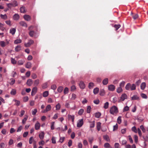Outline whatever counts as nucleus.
I'll list each match as a JSON object with an SVG mask.
<instances>
[{"label":"nucleus","instance_id":"obj_1","mask_svg":"<svg viewBox=\"0 0 148 148\" xmlns=\"http://www.w3.org/2000/svg\"><path fill=\"white\" fill-rule=\"evenodd\" d=\"M118 108L115 106H112L110 109V113L113 115H116L118 112Z\"/></svg>","mask_w":148,"mask_h":148},{"label":"nucleus","instance_id":"obj_2","mask_svg":"<svg viewBox=\"0 0 148 148\" xmlns=\"http://www.w3.org/2000/svg\"><path fill=\"white\" fill-rule=\"evenodd\" d=\"M136 86L134 84L131 85L130 83H128L125 86V89L126 90H133L136 89Z\"/></svg>","mask_w":148,"mask_h":148},{"label":"nucleus","instance_id":"obj_3","mask_svg":"<svg viewBox=\"0 0 148 148\" xmlns=\"http://www.w3.org/2000/svg\"><path fill=\"white\" fill-rule=\"evenodd\" d=\"M127 99V95L125 93L123 94L120 99L118 100L119 102H120L122 101H123L125 99Z\"/></svg>","mask_w":148,"mask_h":148},{"label":"nucleus","instance_id":"obj_4","mask_svg":"<svg viewBox=\"0 0 148 148\" xmlns=\"http://www.w3.org/2000/svg\"><path fill=\"white\" fill-rule=\"evenodd\" d=\"M84 121L83 119H79L78 120L77 123V127H81L83 125Z\"/></svg>","mask_w":148,"mask_h":148},{"label":"nucleus","instance_id":"obj_5","mask_svg":"<svg viewBox=\"0 0 148 148\" xmlns=\"http://www.w3.org/2000/svg\"><path fill=\"white\" fill-rule=\"evenodd\" d=\"M34 43V41L32 40H29L28 42L25 44V46L26 47H28L30 46L32 44Z\"/></svg>","mask_w":148,"mask_h":148},{"label":"nucleus","instance_id":"obj_6","mask_svg":"<svg viewBox=\"0 0 148 148\" xmlns=\"http://www.w3.org/2000/svg\"><path fill=\"white\" fill-rule=\"evenodd\" d=\"M37 88L36 87H34L32 90L31 95L32 96L34 95L37 92Z\"/></svg>","mask_w":148,"mask_h":148},{"label":"nucleus","instance_id":"obj_7","mask_svg":"<svg viewBox=\"0 0 148 148\" xmlns=\"http://www.w3.org/2000/svg\"><path fill=\"white\" fill-rule=\"evenodd\" d=\"M25 20L27 21H29L31 19V17L29 15L25 14L23 16Z\"/></svg>","mask_w":148,"mask_h":148},{"label":"nucleus","instance_id":"obj_8","mask_svg":"<svg viewBox=\"0 0 148 148\" xmlns=\"http://www.w3.org/2000/svg\"><path fill=\"white\" fill-rule=\"evenodd\" d=\"M79 86L82 89H84L85 88V85L83 81H80L79 83Z\"/></svg>","mask_w":148,"mask_h":148},{"label":"nucleus","instance_id":"obj_9","mask_svg":"<svg viewBox=\"0 0 148 148\" xmlns=\"http://www.w3.org/2000/svg\"><path fill=\"white\" fill-rule=\"evenodd\" d=\"M115 89V86L113 85H110L108 86V89L110 91H113Z\"/></svg>","mask_w":148,"mask_h":148},{"label":"nucleus","instance_id":"obj_10","mask_svg":"<svg viewBox=\"0 0 148 148\" xmlns=\"http://www.w3.org/2000/svg\"><path fill=\"white\" fill-rule=\"evenodd\" d=\"M20 26L23 27H27V23L23 21H21L19 23Z\"/></svg>","mask_w":148,"mask_h":148},{"label":"nucleus","instance_id":"obj_11","mask_svg":"<svg viewBox=\"0 0 148 148\" xmlns=\"http://www.w3.org/2000/svg\"><path fill=\"white\" fill-rule=\"evenodd\" d=\"M69 120L71 119L73 122H74L75 116L74 115H71L70 114H68L67 116Z\"/></svg>","mask_w":148,"mask_h":148},{"label":"nucleus","instance_id":"obj_12","mask_svg":"<svg viewBox=\"0 0 148 148\" xmlns=\"http://www.w3.org/2000/svg\"><path fill=\"white\" fill-rule=\"evenodd\" d=\"M16 31V29L14 28H12L10 30V33L12 34V35H13L14 34Z\"/></svg>","mask_w":148,"mask_h":148},{"label":"nucleus","instance_id":"obj_13","mask_svg":"<svg viewBox=\"0 0 148 148\" xmlns=\"http://www.w3.org/2000/svg\"><path fill=\"white\" fill-rule=\"evenodd\" d=\"M40 124L37 121L35 125V129L36 130H38L39 129L40 127Z\"/></svg>","mask_w":148,"mask_h":148},{"label":"nucleus","instance_id":"obj_14","mask_svg":"<svg viewBox=\"0 0 148 148\" xmlns=\"http://www.w3.org/2000/svg\"><path fill=\"white\" fill-rule=\"evenodd\" d=\"M108 78L104 79L102 81V83L103 85H106L108 83Z\"/></svg>","mask_w":148,"mask_h":148},{"label":"nucleus","instance_id":"obj_15","mask_svg":"<svg viewBox=\"0 0 148 148\" xmlns=\"http://www.w3.org/2000/svg\"><path fill=\"white\" fill-rule=\"evenodd\" d=\"M13 18L14 20L17 21L19 18V16L18 14H15L14 15Z\"/></svg>","mask_w":148,"mask_h":148},{"label":"nucleus","instance_id":"obj_16","mask_svg":"<svg viewBox=\"0 0 148 148\" xmlns=\"http://www.w3.org/2000/svg\"><path fill=\"white\" fill-rule=\"evenodd\" d=\"M101 123L100 122H97V128L98 131H99L101 129Z\"/></svg>","mask_w":148,"mask_h":148},{"label":"nucleus","instance_id":"obj_17","mask_svg":"<svg viewBox=\"0 0 148 148\" xmlns=\"http://www.w3.org/2000/svg\"><path fill=\"white\" fill-rule=\"evenodd\" d=\"M132 100H139V97L136 95H134L131 98Z\"/></svg>","mask_w":148,"mask_h":148},{"label":"nucleus","instance_id":"obj_18","mask_svg":"<svg viewBox=\"0 0 148 148\" xmlns=\"http://www.w3.org/2000/svg\"><path fill=\"white\" fill-rule=\"evenodd\" d=\"M45 135L44 133L43 132H42L39 134V137L41 140H42L44 137Z\"/></svg>","mask_w":148,"mask_h":148},{"label":"nucleus","instance_id":"obj_19","mask_svg":"<svg viewBox=\"0 0 148 148\" xmlns=\"http://www.w3.org/2000/svg\"><path fill=\"white\" fill-rule=\"evenodd\" d=\"M33 82L32 79H29L27 82V84L28 86H31Z\"/></svg>","mask_w":148,"mask_h":148},{"label":"nucleus","instance_id":"obj_20","mask_svg":"<svg viewBox=\"0 0 148 148\" xmlns=\"http://www.w3.org/2000/svg\"><path fill=\"white\" fill-rule=\"evenodd\" d=\"M36 33L33 30H30L29 32V34L31 37H33L35 34Z\"/></svg>","mask_w":148,"mask_h":148},{"label":"nucleus","instance_id":"obj_21","mask_svg":"<svg viewBox=\"0 0 148 148\" xmlns=\"http://www.w3.org/2000/svg\"><path fill=\"white\" fill-rule=\"evenodd\" d=\"M99 91V89L98 88L96 87L95 88L93 91V93L94 94L96 95L97 94Z\"/></svg>","mask_w":148,"mask_h":148},{"label":"nucleus","instance_id":"obj_22","mask_svg":"<svg viewBox=\"0 0 148 148\" xmlns=\"http://www.w3.org/2000/svg\"><path fill=\"white\" fill-rule=\"evenodd\" d=\"M13 101H14L15 102V105L18 106L20 105V102L19 101L14 99L13 100Z\"/></svg>","mask_w":148,"mask_h":148},{"label":"nucleus","instance_id":"obj_23","mask_svg":"<svg viewBox=\"0 0 148 148\" xmlns=\"http://www.w3.org/2000/svg\"><path fill=\"white\" fill-rule=\"evenodd\" d=\"M94 86V84L93 82H90L89 84L88 87L90 89L92 88Z\"/></svg>","mask_w":148,"mask_h":148},{"label":"nucleus","instance_id":"obj_24","mask_svg":"<svg viewBox=\"0 0 148 148\" xmlns=\"http://www.w3.org/2000/svg\"><path fill=\"white\" fill-rule=\"evenodd\" d=\"M146 84L145 82L142 83L140 85L141 89L142 90H144L146 87Z\"/></svg>","mask_w":148,"mask_h":148},{"label":"nucleus","instance_id":"obj_25","mask_svg":"<svg viewBox=\"0 0 148 148\" xmlns=\"http://www.w3.org/2000/svg\"><path fill=\"white\" fill-rule=\"evenodd\" d=\"M21 47L20 45L17 46L15 48V51L18 52L21 50Z\"/></svg>","mask_w":148,"mask_h":148},{"label":"nucleus","instance_id":"obj_26","mask_svg":"<svg viewBox=\"0 0 148 148\" xmlns=\"http://www.w3.org/2000/svg\"><path fill=\"white\" fill-rule=\"evenodd\" d=\"M105 94V91L103 89H101L100 91V95L101 96H103Z\"/></svg>","mask_w":148,"mask_h":148},{"label":"nucleus","instance_id":"obj_27","mask_svg":"<svg viewBox=\"0 0 148 148\" xmlns=\"http://www.w3.org/2000/svg\"><path fill=\"white\" fill-rule=\"evenodd\" d=\"M51 106L50 105H48L46 107V111L47 112L50 111L51 109Z\"/></svg>","mask_w":148,"mask_h":148},{"label":"nucleus","instance_id":"obj_28","mask_svg":"<svg viewBox=\"0 0 148 148\" xmlns=\"http://www.w3.org/2000/svg\"><path fill=\"white\" fill-rule=\"evenodd\" d=\"M20 10L21 13H24L26 12L25 8L24 7H22L20 9Z\"/></svg>","mask_w":148,"mask_h":148},{"label":"nucleus","instance_id":"obj_29","mask_svg":"<svg viewBox=\"0 0 148 148\" xmlns=\"http://www.w3.org/2000/svg\"><path fill=\"white\" fill-rule=\"evenodd\" d=\"M101 114L99 112L96 113L95 114V116L97 118H99L101 116Z\"/></svg>","mask_w":148,"mask_h":148},{"label":"nucleus","instance_id":"obj_30","mask_svg":"<svg viewBox=\"0 0 148 148\" xmlns=\"http://www.w3.org/2000/svg\"><path fill=\"white\" fill-rule=\"evenodd\" d=\"M0 45L2 47H5V43L4 41H0Z\"/></svg>","mask_w":148,"mask_h":148},{"label":"nucleus","instance_id":"obj_31","mask_svg":"<svg viewBox=\"0 0 148 148\" xmlns=\"http://www.w3.org/2000/svg\"><path fill=\"white\" fill-rule=\"evenodd\" d=\"M22 42V40L20 39H17L15 40L14 41V43L15 44H18Z\"/></svg>","mask_w":148,"mask_h":148},{"label":"nucleus","instance_id":"obj_32","mask_svg":"<svg viewBox=\"0 0 148 148\" xmlns=\"http://www.w3.org/2000/svg\"><path fill=\"white\" fill-rule=\"evenodd\" d=\"M32 66V64L30 62H27V63L26 65V67L27 68H30Z\"/></svg>","mask_w":148,"mask_h":148},{"label":"nucleus","instance_id":"obj_33","mask_svg":"<svg viewBox=\"0 0 148 148\" xmlns=\"http://www.w3.org/2000/svg\"><path fill=\"white\" fill-rule=\"evenodd\" d=\"M103 138L104 139L106 140L107 141H110V139L109 136L107 135H105L103 136Z\"/></svg>","mask_w":148,"mask_h":148},{"label":"nucleus","instance_id":"obj_34","mask_svg":"<svg viewBox=\"0 0 148 148\" xmlns=\"http://www.w3.org/2000/svg\"><path fill=\"white\" fill-rule=\"evenodd\" d=\"M61 106L60 104L59 103H58L56 106V110H59L61 108Z\"/></svg>","mask_w":148,"mask_h":148},{"label":"nucleus","instance_id":"obj_35","mask_svg":"<svg viewBox=\"0 0 148 148\" xmlns=\"http://www.w3.org/2000/svg\"><path fill=\"white\" fill-rule=\"evenodd\" d=\"M140 128L141 129V130H142L143 133H145L146 132V129L143 125H142L140 126Z\"/></svg>","mask_w":148,"mask_h":148},{"label":"nucleus","instance_id":"obj_36","mask_svg":"<svg viewBox=\"0 0 148 148\" xmlns=\"http://www.w3.org/2000/svg\"><path fill=\"white\" fill-rule=\"evenodd\" d=\"M49 95V92L48 91L44 92L43 94V96L44 97H47Z\"/></svg>","mask_w":148,"mask_h":148},{"label":"nucleus","instance_id":"obj_37","mask_svg":"<svg viewBox=\"0 0 148 148\" xmlns=\"http://www.w3.org/2000/svg\"><path fill=\"white\" fill-rule=\"evenodd\" d=\"M16 93V90L15 89H12L10 92V94L12 95H14Z\"/></svg>","mask_w":148,"mask_h":148},{"label":"nucleus","instance_id":"obj_38","mask_svg":"<svg viewBox=\"0 0 148 148\" xmlns=\"http://www.w3.org/2000/svg\"><path fill=\"white\" fill-rule=\"evenodd\" d=\"M11 62L12 64H16L17 61L15 60V59L13 58H11Z\"/></svg>","mask_w":148,"mask_h":148},{"label":"nucleus","instance_id":"obj_39","mask_svg":"<svg viewBox=\"0 0 148 148\" xmlns=\"http://www.w3.org/2000/svg\"><path fill=\"white\" fill-rule=\"evenodd\" d=\"M0 16H1V17L2 19H6L7 18V16L6 15V14L3 15L2 14H1L0 15Z\"/></svg>","mask_w":148,"mask_h":148},{"label":"nucleus","instance_id":"obj_40","mask_svg":"<svg viewBox=\"0 0 148 148\" xmlns=\"http://www.w3.org/2000/svg\"><path fill=\"white\" fill-rule=\"evenodd\" d=\"M123 91L122 88L121 87H118L116 90V92L118 93H119Z\"/></svg>","mask_w":148,"mask_h":148},{"label":"nucleus","instance_id":"obj_41","mask_svg":"<svg viewBox=\"0 0 148 148\" xmlns=\"http://www.w3.org/2000/svg\"><path fill=\"white\" fill-rule=\"evenodd\" d=\"M28 119V116H26L22 120V123L23 124H24L25 123L26 121Z\"/></svg>","mask_w":148,"mask_h":148},{"label":"nucleus","instance_id":"obj_42","mask_svg":"<svg viewBox=\"0 0 148 148\" xmlns=\"http://www.w3.org/2000/svg\"><path fill=\"white\" fill-rule=\"evenodd\" d=\"M5 29L4 27V25L0 22V29L3 31Z\"/></svg>","mask_w":148,"mask_h":148},{"label":"nucleus","instance_id":"obj_43","mask_svg":"<svg viewBox=\"0 0 148 148\" xmlns=\"http://www.w3.org/2000/svg\"><path fill=\"white\" fill-rule=\"evenodd\" d=\"M63 89V88L62 86H59L57 89L58 92H61Z\"/></svg>","mask_w":148,"mask_h":148},{"label":"nucleus","instance_id":"obj_44","mask_svg":"<svg viewBox=\"0 0 148 148\" xmlns=\"http://www.w3.org/2000/svg\"><path fill=\"white\" fill-rule=\"evenodd\" d=\"M109 106V103L108 102H106L104 103L103 108L105 109H107L108 108Z\"/></svg>","mask_w":148,"mask_h":148},{"label":"nucleus","instance_id":"obj_45","mask_svg":"<svg viewBox=\"0 0 148 148\" xmlns=\"http://www.w3.org/2000/svg\"><path fill=\"white\" fill-rule=\"evenodd\" d=\"M132 131L136 133H137V131L136 127L134 126L132 127Z\"/></svg>","mask_w":148,"mask_h":148},{"label":"nucleus","instance_id":"obj_46","mask_svg":"<svg viewBox=\"0 0 148 148\" xmlns=\"http://www.w3.org/2000/svg\"><path fill=\"white\" fill-rule=\"evenodd\" d=\"M94 138L92 137L89 138H88L89 142L90 144L91 145L93 141V140Z\"/></svg>","mask_w":148,"mask_h":148},{"label":"nucleus","instance_id":"obj_47","mask_svg":"<svg viewBox=\"0 0 148 148\" xmlns=\"http://www.w3.org/2000/svg\"><path fill=\"white\" fill-rule=\"evenodd\" d=\"M104 147L106 148L110 147V145L108 143H106L104 145Z\"/></svg>","mask_w":148,"mask_h":148},{"label":"nucleus","instance_id":"obj_48","mask_svg":"<svg viewBox=\"0 0 148 148\" xmlns=\"http://www.w3.org/2000/svg\"><path fill=\"white\" fill-rule=\"evenodd\" d=\"M84 112V110L83 109H80L78 112V114L79 115H81Z\"/></svg>","mask_w":148,"mask_h":148},{"label":"nucleus","instance_id":"obj_49","mask_svg":"<svg viewBox=\"0 0 148 148\" xmlns=\"http://www.w3.org/2000/svg\"><path fill=\"white\" fill-rule=\"evenodd\" d=\"M52 142L53 144H55L56 143V138L54 137H52Z\"/></svg>","mask_w":148,"mask_h":148},{"label":"nucleus","instance_id":"obj_50","mask_svg":"<svg viewBox=\"0 0 148 148\" xmlns=\"http://www.w3.org/2000/svg\"><path fill=\"white\" fill-rule=\"evenodd\" d=\"M39 80L37 79L34 82V85H35L37 86L39 83Z\"/></svg>","mask_w":148,"mask_h":148},{"label":"nucleus","instance_id":"obj_51","mask_svg":"<svg viewBox=\"0 0 148 148\" xmlns=\"http://www.w3.org/2000/svg\"><path fill=\"white\" fill-rule=\"evenodd\" d=\"M117 122L119 124L121 123V116H119L118 118L117 119Z\"/></svg>","mask_w":148,"mask_h":148},{"label":"nucleus","instance_id":"obj_52","mask_svg":"<svg viewBox=\"0 0 148 148\" xmlns=\"http://www.w3.org/2000/svg\"><path fill=\"white\" fill-rule=\"evenodd\" d=\"M135 142L136 143H137L138 142V137L136 135H134V136Z\"/></svg>","mask_w":148,"mask_h":148},{"label":"nucleus","instance_id":"obj_53","mask_svg":"<svg viewBox=\"0 0 148 148\" xmlns=\"http://www.w3.org/2000/svg\"><path fill=\"white\" fill-rule=\"evenodd\" d=\"M114 27L116 28V30H117L121 27V25L119 24L115 25L114 26Z\"/></svg>","mask_w":148,"mask_h":148},{"label":"nucleus","instance_id":"obj_54","mask_svg":"<svg viewBox=\"0 0 148 148\" xmlns=\"http://www.w3.org/2000/svg\"><path fill=\"white\" fill-rule=\"evenodd\" d=\"M91 108L90 106H88L87 107V113H90V112Z\"/></svg>","mask_w":148,"mask_h":148},{"label":"nucleus","instance_id":"obj_55","mask_svg":"<svg viewBox=\"0 0 148 148\" xmlns=\"http://www.w3.org/2000/svg\"><path fill=\"white\" fill-rule=\"evenodd\" d=\"M55 122H53L51 123V130H53L54 129V125Z\"/></svg>","mask_w":148,"mask_h":148},{"label":"nucleus","instance_id":"obj_56","mask_svg":"<svg viewBox=\"0 0 148 148\" xmlns=\"http://www.w3.org/2000/svg\"><path fill=\"white\" fill-rule=\"evenodd\" d=\"M58 113L55 114L53 117V119L54 120L57 119L58 117Z\"/></svg>","mask_w":148,"mask_h":148},{"label":"nucleus","instance_id":"obj_57","mask_svg":"<svg viewBox=\"0 0 148 148\" xmlns=\"http://www.w3.org/2000/svg\"><path fill=\"white\" fill-rule=\"evenodd\" d=\"M95 121H93V122H91V123L90 125V128H93L95 127Z\"/></svg>","mask_w":148,"mask_h":148},{"label":"nucleus","instance_id":"obj_58","mask_svg":"<svg viewBox=\"0 0 148 148\" xmlns=\"http://www.w3.org/2000/svg\"><path fill=\"white\" fill-rule=\"evenodd\" d=\"M37 112L36 109H34L32 111V114L33 115H35L36 114Z\"/></svg>","mask_w":148,"mask_h":148},{"label":"nucleus","instance_id":"obj_59","mask_svg":"<svg viewBox=\"0 0 148 148\" xmlns=\"http://www.w3.org/2000/svg\"><path fill=\"white\" fill-rule=\"evenodd\" d=\"M68 88L67 87H66L64 90V94H66L68 92Z\"/></svg>","mask_w":148,"mask_h":148},{"label":"nucleus","instance_id":"obj_60","mask_svg":"<svg viewBox=\"0 0 148 148\" xmlns=\"http://www.w3.org/2000/svg\"><path fill=\"white\" fill-rule=\"evenodd\" d=\"M129 110V107L128 106H126L124 108L123 111V112H125L128 111Z\"/></svg>","mask_w":148,"mask_h":148},{"label":"nucleus","instance_id":"obj_61","mask_svg":"<svg viewBox=\"0 0 148 148\" xmlns=\"http://www.w3.org/2000/svg\"><path fill=\"white\" fill-rule=\"evenodd\" d=\"M29 100V98L27 96L24 97L23 98V101L26 102L28 101Z\"/></svg>","mask_w":148,"mask_h":148},{"label":"nucleus","instance_id":"obj_62","mask_svg":"<svg viewBox=\"0 0 148 148\" xmlns=\"http://www.w3.org/2000/svg\"><path fill=\"white\" fill-rule=\"evenodd\" d=\"M10 80L11 82H10V85H12L14 83L15 80L13 79H12Z\"/></svg>","mask_w":148,"mask_h":148},{"label":"nucleus","instance_id":"obj_63","mask_svg":"<svg viewBox=\"0 0 148 148\" xmlns=\"http://www.w3.org/2000/svg\"><path fill=\"white\" fill-rule=\"evenodd\" d=\"M33 140V137H31L29 139V143L30 144L32 143Z\"/></svg>","mask_w":148,"mask_h":148},{"label":"nucleus","instance_id":"obj_64","mask_svg":"<svg viewBox=\"0 0 148 148\" xmlns=\"http://www.w3.org/2000/svg\"><path fill=\"white\" fill-rule=\"evenodd\" d=\"M115 148H119V144L118 143H116L114 144Z\"/></svg>","mask_w":148,"mask_h":148}]
</instances>
